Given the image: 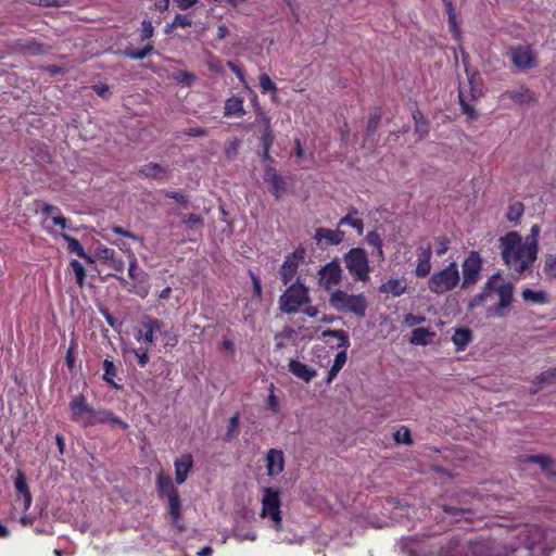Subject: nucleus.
I'll use <instances>...</instances> for the list:
<instances>
[{"instance_id":"nucleus-59","label":"nucleus","mask_w":556,"mask_h":556,"mask_svg":"<svg viewBox=\"0 0 556 556\" xmlns=\"http://www.w3.org/2000/svg\"><path fill=\"white\" fill-rule=\"evenodd\" d=\"M446 10H447V15H448V23H450L451 27L453 28L455 35L457 36L458 28H457V24H456V15H455V11H454V5L447 7Z\"/></svg>"},{"instance_id":"nucleus-40","label":"nucleus","mask_w":556,"mask_h":556,"mask_svg":"<svg viewBox=\"0 0 556 556\" xmlns=\"http://www.w3.org/2000/svg\"><path fill=\"white\" fill-rule=\"evenodd\" d=\"M394 440L396 443H403L406 445L413 444V439L410 435V431L407 427L402 426L395 433H394Z\"/></svg>"},{"instance_id":"nucleus-41","label":"nucleus","mask_w":556,"mask_h":556,"mask_svg":"<svg viewBox=\"0 0 556 556\" xmlns=\"http://www.w3.org/2000/svg\"><path fill=\"white\" fill-rule=\"evenodd\" d=\"M264 123L266 125V128L261 137V142L263 148H270L274 142V134L273 129L269 126V118L265 116Z\"/></svg>"},{"instance_id":"nucleus-37","label":"nucleus","mask_w":556,"mask_h":556,"mask_svg":"<svg viewBox=\"0 0 556 556\" xmlns=\"http://www.w3.org/2000/svg\"><path fill=\"white\" fill-rule=\"evenodd\" d=\"M233 536L240 542L245 540L253 542L256 540V533L250 528L241 527L239 522L233 529Z\"/></svg>"},{"instance_id":"nucleus-63","label":"nucleus","mask_w":556,"mask_h":556,"mask_svg":"<svg viewBox=\"0 0 556 556\" xmlns=\"http://www.w3.org/2000/svg\"><path fill=\"white\" fill-rule=\"evenodd\" d=\"M200 0H174L177 7L185 11L195 5Z\"/></svg>"},{"instance_id":"nucleus-27","label":"nucleus","mask_w":556,"mask_h":556,"mask_svg":"<svg viewBox=\"0 0 556 556\" xmlns=\"http://www.w3.org/2000/svg\"><path fill=\"white\" fill-rule=\"evenodd\" d=\"M521 298L525 302L533 303V304H548L551 302V298L545 290H533L530 288H526L521 292Z\"/></svg>"},{"instance_id":"nucleus-46","label":"nucleus","mask_w":556,"mask_h":556,"mask_svg":"<svg viewBox=\"0 0 556 556\" xmlns=\"http://www.w3.org/2000/svg\"><path fill=\"white\" fill-rule=\"evenodd\" d=\"M141 40L150 39L154 34V27L151 21L143 20L139 28Z\"/></svg>"},{"instance_id":"nucleus-20","label":"nucleus","mask_w":556,"mask_h":556,"mask_svg":"<svg viewBox=\"0 0 556 556\" xmlns=\"http://www.w3.org/2000/svg\"><path fill=\"white\" fill-rule=\"evenodd\" d=\"M302 258H303L302 253H298V252H293V253L287 255L286 260L283 261V264L281 265V267L279 269L280 279L283 285L287 286L294 278V276L298 273V268L300 266Z\"/></svg>"},{"instance_id":"nucleus-33","label":"nucleus","mask_w":556,"mask_h":556,"mask_svg":"<svg viewBox=\"0 0 556 556\" xmlns=\"http://www.w3.org/2000/svg\"><path fill=\"white\" fill-rule=\"evenodd\" d=\"M435 333L428 328H416L412 331L409 342L414 345H427L434 338Z\"/></svg>"},{"instance_id":"nucleus-55","label":"nucleus","mask_w":556,"mask_h":556,"mask_svg":"<svg viewBox=\"0 0 556 556\" xmlns=\"http://www.w3.org/2000/svg\"><path fill=\"white\" fill-rule=\"evenodd\" d=\"M365 240L369 245H371L374 248H378V247L382 245V239L377 231H369L367 233Z\"/></svg>"},{"instance_id":"nucleus-54","label":"nucleus","mask_w":556,"mask_h":556,"mask_svg":"<svg viewBox=\"0 0 556 556\" xmlns=\"http://www.w3.org/2000/svg\"><path fill=\"white\" fill-rule=\"evenodd\" d=\"M176 79L187 86H191L195 80V76L187 71H180L177 74Z\"/></svg>"},{"instance_id":"nucleus-11","label":"nucleus","mask_w":556,"mask_h":556,"mask_svg":"<svg viewBox=\"0 0 556 556\" xmlns=\"http://www.w3.org/2000/svg\"><path fill=\"white\" fill-rule=\"evenodd\" d=\"M308 302V289L303 283L300 282L290 286L279 299L280 309L287 314L298 312L300 306Z\"/></svg>"},{"instance_id":"nucleus-61","label":"nucleus","mask_w":556,"mask_h":556,"mask_svg":"<svg viewBox=\"0 0 556 556\" xmlns=\"http://www.w3.org/2000/svg\"><path fill=\"white\" fill-rule=\"evenodd\" d=\"M228 66L231 68V71L236 74V76L238 77V79L247 85V80H245V75H244V72L243 70L238 66L237 64H235L233 62H228Z\"/></svg>"},{"instance_id":"nucleus-51","label":"nucleus","mask_w":556,"mask_h":556,"mask_svg":"<svg viewBox=\"0 0 556 556\" xmlns=\"http://www.w3.org/2000/svg\"><path fill=\"white\" fill-rule=\"evenodd\" d=\"M425 321H426V317L425 316H422V315H414L412 313L406 314L404 316V320H403V323L407 327H414V326L422 324Z\"/></svg>"},{"instance_id":"nucleus-15","label":"nucleus","mask_w":556,"mask_h":556,"mask_svg":"<svg viewBox=\"0 0 556 556\" xmlns=\"http://www.w3.org/2000/svg\"><path fill=\"white\" fill-rule=\"evenodd\" d=\"M343 278V269L338 258L324 265L318 270V285L329 294L336 291Z\"/></svg>"},{"instance_id":"nucleus-19","label":"nucleus","mask_w":556,"mask_h":556,"mask_svg":"<svg viewBox=\"0 0 556 556\" xmlns=\"http://www.w3.org/2000/svg\"><path fill=\"white\" fill-rule=\"evenodd\" d=\"M14 486L17 493L15 508L26 511L31 505V494L26 483V478L22 471H17L14 479Z\"/></svg>"},{"instance_id":"nucleus-64","label":"nucleus","mask_w":556,"mask_h":556,"mask_svg":"<svg viewBox=\"0 0 556 556\" xmlns=\"http://www.w3.org/2000/svg\"><path fill=\"white\" fill-rule=\"evenodd\" d=\"M182 222L185 224L200 225V226L203 224V219L199 215H195V214L187 215L186 217H184Z\"/></svg>"},{"instance_id":"nucleus-48","label":"nucleus","mask_w":556,"mask_h":556,"mask_svg":"<svg viewBox=\"0 0 556 556\" xmlns=\"http://www.w3.org/2000/svg\"><path fill=\"white\" fill-rule=\"evenodd\" d=\"M450 239L447 237H438L435 239V253L439 256L444 255L450 249Z\"/></svg>"},{"instance_id":"nucleus-56","label":"nucleus","mask_w":556,"mask_h":556,"mask_svg":"<svg viewBox=\"0 0 556 556\" xmlns=\"http://www.w3.org/2000/svg\"><path fill=\"white\" fill-rule=\"evenodd\" d=\"M111 231L114 232V233L124 236L126 238H129V239L142 242V238L141 237H139V236H137V235H135V233H132L130 231H127V230H125L124 228H122L119 226L111 227Z\"/></svg>"},{"instance_id":"nucleus-24","label":"nucleus","mask_w":556,"mask_h":556,"mask_svg":"<svg viewBox=\"0 0 556 556\" xmlns=\"http://www.w3.org/2000/svg\"><path fill=\"white\" fill-rule=\"evenodd\" d=\"M407 285L405 279L390 278L379 287L381 293L401 296L406 293Z\"/></svg>"},{"instance_id":"nucleus-35","label":"nucleus","mask_w":556,"mask_h":556,"mask_svg":"<svg viewBox=\"0 0 556 556\" xmlns=\"http://www.w3.org/2000/svg\"><path fill=\"white\" fill-rule=\"evenodd\" d=\"M471 339V331L467 328L456 329L452 337V341L455 344L457 351H464Z\"/></svg>"},{"instance_id":"nucleus-26","label":"nucleus","mask_w":556,"mask_h":556,"mask_svg":"<svg viewBox=\"0 0 556 556\" xmlns=\"http://www.w3.org/2000/svg\"><path fill=\"white\" fill-rule=\"evenodd\" d=\"M289 370L295 377L304 380L305 382H309L316 376V371L314 369L295 359H291L289 362Z\"/></svg>"},{"instance_id":"nucleus-29","label":"nucleus","mask_w":556,"mask_h":556,"mask_svg":"<svg viewBox=\"0 0 556 556\" xmlns=\"http://www.w3.org/2000/svg\"><path fill=\"white\" fill-rule=\"evenodd\" d=\"M167 169L156 163H148L140 168V174L147 178L163 180L167 177Z\"/></svg>"},{"instance_id":"nucleus-21","label":"nucleus","mask_w":556,"mask_h":556,"mask_svg":"<svg viewBox=\"0 0 556 556\" xmlns=\"http://www.w3.org/2000/svg\"><path fill=\"white\" fill-rule=\"evenodd\" d=\"M266 470L270 477H276L283 471L285 455L283 452L277 448H270L266 454Z\"/></svg>"},{"instance_id":"nucleus-30","label":"nucleus","mask_w":556,"mask_h":556,"mask_svg":"<svg viewBox=\"0 0 556 556\" xmlns=\"http://www.w3.org/2000/svg\"><path fill=\"white\" fill-rule=\"evenodd\" d=\"M62 238L66 241L67 250L71 253L77 254L79 257L84 258L89 264H92L94 262L93 258L91 257V255H89L85 252V249L83 248V245L80 244V242L77 239H75L66 233H62Z\"/></svg>"},{"instance_id":"nucleus-14","label":"nucleus","mask_w":556,"mask_h":556,"mask_svg":"<svg viewBox=\"0 0 556 556\" xmlns=\"http://www.w3.org/2000/svg\"><path fill=\"white\" fill-rule=\"evenodd\" d=\"M323 337L324 338L331 337V338L338 339L337 346L343 349V351L339 352L336 355L333 364L328 371L327 382L330 383L337 377L339 371L342 369V367L346 363L348 355H346L345 350L350 346V340H349V336L343 330H330V329L325 330L323 332Z\"/></svg>"},{"instance_id":"nucleus-6","label":"nucleus","mask_w":556,"mask_h":556,"mask_svg":"<svg viewBox=\"0 0 556 556\" xmlns=\"http://www.w3.org/2000/svg\"><path fill=\"white\" fill-rule=\"evenodd\" d=\"M329 304L338 312L351 313L357 317H364L368 307L367 299L363 293L351 294L341 289L330 293Z\"/></svg>"},{"instance_id":"nucleus-60","label":"nucleus","mask_w":556,"mask_h":556,"mask_svg":"<svg viewBox=\"0 0 556 556\" xmlns=\"http://www.w3.org/2000/svg\"><path fill=\"white\" fill-rule=\"evenodd\" d=\"M50 222L52 225L59 226L63 230L67 228V219L62 214L53 215Z\"/></svg>"},{"instance_id":"nucleus-25","label":"nucleus","mask_w":556,"mask_h":556,"mask_svg":"<svg viewBox=\"0 0 556 556\" xmlns=\"http://www.w3.org/2000/svg\"><path fill=\"white\" fill-rule=\"evenodd\" d=\"M315 239L320 242L321 240L328 241L330 244H340L344 239V232L340 229H328L319 227L316 229Z\"/></svg>"},{"instance_id":"nucleus-13","label":"nucleus","mask_w":556,"mask_h":556,"mask_svg":"<svg viewBox=\"0 0 556 556\" xmlns=\"http://www.w3.org/2000/svg\"><path fill=\"white\" fill-rule=\"evenodd\" d=\"M482 265L483 260L479 252L470 251L462 264V289H469L480 280Z\"/></svg>"},{"instance_id":"nucleus-17","label":"nucleus","mask_w":556,"mask_h":556,"mask_svg":"<svg viewBox=\"0 0 556 556\" xmlns=\"http://www.w3.org/2000/svg\"><path fill=\"white\" fill-rule=\"evenodd\" d=\"M432 248L429 242L420 241L416 249V267L414 274L418 278H425L431 273Z\"/></svg>"},{"instance_id":"nucleus-39","label":"nucleus","mask_w":556,"mask_h":556,"mask_svg":"<svg viewBox=\"0 0 556 556\" xmlns=\"http://www.w3.org/2000/svg\"><path fill=\"white\" fill-rule=\"evenodd\" d=\"M523 214V205L520 202L511 204L506 214L509 222L517 223Z\"/></svg>"},{"instance_id":"nucleus-8","label":"nucleus","mask_w":556,"mask_h":556,"mask_svg":"<svg viewBox=\"0 0 556 556\" xmlns=\"http://www.w3.org/2000/svg\"><path fill=\"white\" fill-rule=\"evenodd\" d=\"M460 282V275L456 262H451L442 269L434 271L428 280L430 292L442 295L455 289Z\"/></svg>"},{"instance_id":"nucleus-31","label":"nucleus","mask_w":556,"mask_h":556,"mask_svg":"<svg viewBox=\"0 0 556 556\" xmlns=\"http://www.w3.org/2000/svg\"><path fill=\"white\" fill-rule=\"evenodd\" d=\"M245 111L243 109V99L239 97H232L228 99L224 106L225 116L242 117Z\"/></svg>"},{"instance_id":"nucleus-42","label":"nucleus","mask_w":556,"mask_h":556,"mask_svg":"<svg viewBox=\"0 0 556 556\" xmlns=\"http://www.w3.org/2000/svg\"><path fill=\"white\" fill-rule=\"evenodd\" d=\"M153 51V45L148 43L141 49H137L134 51L126 52V55L132 60H143L147 55H149Z\"/></svg>"},{"instance_id":"nucleus-45","label":"nucleus","mask_w":556,"mask_h":556,"mask_svg":"<svg viewBox=\"0 0 556 556\" xmlns=\"http://www.w3.org/2000/svg\"><path fill=\"white\" fill-rule=\"evenodd\" d=\"M104 380L113 384V377L116 375V367L112 361L105 359L103 362Z\"/></svg>"},{"instance_id":"nucleus-7","label":"nucleus","mask_w":556,"mask_h":556,"mask_svg":"<svg viewBox=\"0 0 556 556\" xmlns=\"http://www.w3.org/2000/svg\"><path fill=\"white\" fill-rule=\"evenodd\" d=\"M156 484L160 495L167 497L168 514L173 525H175L179 531H184L185 527L179 523L181 516L180 497L177 489L173 484L170 476L161 470L156 476Z\"/></svg>"},{"instance_id":"nucleus-49","label":"nucleus","mask_w":556,"mask_h":556,"mask_svg":"<svg viewBox=\"0 0 556 556\" xmlns=\"http://www.w3.org/2000/svg\"><path fill=\"white\" fill-rule=\"evenodd\" d=\"M526 462L539 464L542 469H546L551 465V459L543 455H529L525 457Z\"/></svg>"},{"instance_id":"nucleus-57","label":"nucleus","mask_w":556,"mask_h":556,"mask_svg":"<svg viewBox=\"0 0 556 556\" xmlns=\"http://www.w3.org/2000/svg\"><path fill=\"white\" fill-rule=\"evenodd\" d=\"M131 352L135 354V356L138 358V363L141 367H144L149 362V355L147 350L141 349H134Z\"/></svg>"},{"instance_id":"nucleus-23","label":"nucleus","mask_w":556,"mask_h":556,"mask_svg":"<svg viewBox=\"0 0 556 556\" xmlns=\"http://www.w3.org/2000/svg\"><path fill=\"white\" fill-rule=\"evenodd\" d=\"M264 180L271 186L276 199L279 200L282 191L285 190V181L282 177L274 167L268 166L264 172Z\"/></svg>"},{"instance_id":"nucleus-50","label":"nucleus","mask_w":556,"mask_h":556,"mask_svg":"<svg viewBox=\"0 0 556 556\" xmlns=\"http://www.w3.org/2000/svg\"><path fill=\"white\" fill-rule=\"evenodd\" d=\"M192 25V21L189 18L188 15L186 14H176V16L174 17L172 24H170V27H180V28H185V27H189Z\"/></svg>"},{"instance_id":"nucleus-3","label":"nucleus","mask_w":556,"mask_h":556,"mask_svg":"<svg viewBox=\"0 0 556 556\" xmlns=\"http://www.w3.org/2000/svg\"><path fill=\"white\" fill-rule=\"evenodd\" d=\"M500 273H495L483 283L481 291L476 294L468 304L470 309L478 308L495 293L497 303L488 308V316L505 317L514 302L515 286L513 282L498 283Z\"/></svg>"},{"instance_id":"nucleus-53","label":"nucleus","mask_w":556,"mask_h":556,"mask_svg":"<svg viewBox=\"0 0 556 556\" xmlns=\"http://www.w3.org/2000/svg\"><path fill=\"white\" fill-rule=\"evenodd\" d=\"M115 255V251L110 248H98L97 256L100 261L108 263Z\"/></svg>"},{"instance_id":"nucleus-36","label":"nucleus","mask_w":556,"mask_h":556,"mask_svg":"<svg viewBox=\"0 0 556 556\" xmlns=\"http://www.w3.org/2000/svg\"><path fill=\"white\" fill-rule=\"evenodd\" d=\"M556 382V367L547 369L543 371L540 376L536 377L535 383L539 386L533 390V393H536L540 389L553 384Z\"/></svg>"},{"instance_id":"nucleus-9","label":"nucleus","mask_w":556,"mask_h":556,"mask_svg":"<svg viewBox=\"0 0 556 556\" xmlns=\"http://www.w3.org/2000/svg\"><path fill=\"white\" fill-rule=\"evenodd\" d=\"M350 275L356 281L367 282L370 279L371 267L367 252L362 248H353L343 256Z\"/></svg>"},{"instance_id":"nucleus-32","label":"nucleus","mask_w":556,"mask_h":556,"mask_svg":"<svg viewBox=\"0 0 556 556\" xmlns=\"http://www.w3.org/2000/svg\"><path fill=\"white\" fill-rule=\"evenodd\" d=\"M507 96L509 97V99L520 104L531 103L535 101L533 92H531L525 86H520L517 89L507 91Z\"/></svg>"},{"instance_id":"nucleus-44","label":"nucleus","mask_w":556,"mask_h":556,"mask_svg":"<svg viewBox=\"0 0 556 556\" xmlns=\"http://www.w3.org/2000/svg\"><path fill=\"white\" fill-rule=\"evenodd\" d=\"M71 267L75 274L77 283L83 286L86 278V270L84 266L77 260H73L71 262Z\"/></svg>"},{"instance_id":"nucleus-22","label":"nucleus","mask_w":556,"mask_h":556,"mask_svg":"<svg viewBox=\"0 0 556 556\" xmlns=\"http://www.w3.org/2000/svg\"><path fill=\"white\" fill-rule=\"evenodd\" d=\"M175 479L178 484H182L187 478L189 472L193 467V457L191 454L186 453L178 457L175 463Z\"/></svg>"},{"instance_id":"nucleus-62","label":"nucleus","mask_w":556,"mask_h":556,"mask_svg":"<svg viewBox=\"0 0 556 556\" xmlns=\"http://www.w3.org/2000/svg\"><path fill=\"white\" fill-rule=\"evenodd\" d=\"M185 134L190 137H203L207 135V130L202 127H191Z\"/></svg>"},{"instance_id":"nucleus-28","label":"nucleus","mask_w":556,"mask_h":556,"mask_svg":"<svg viewBox=\"0 0 556 556\" xmlns=\"http://www.w3.org/2000/svg\"><path fill=\"white\" fill-rule=\"evenodd\" d=\"M465 542L458 539H451L441 545L438 556H464Z\"/></svg>"},{"instance_id":"nucleus-47","label":"nucleus","mask_w":556,"mask_h":556,"mask_svg":"<svg viewBox=\"0 0 556 556\" xmlns=\"http://www.w3.org/2000/svg\"><path fill=\"white\" fill-rule=\"evenodd\" d=\"M239 424H240L239 414H235L229 419V425H228V429H227L226 437H225L226 440H231L236 435L238 428H239Z\"/></svg>"},{"instance_id":"nucleus-2","label":"nucleus","mask_w":556,"mask_h":556,"mask_svg":"<svg viewBox=\"0 0 556 556\" xmlns=\"http://www.w3.org/2000/svg\"><path fill=\"white\" fill-rule=\"evenodd\" d=\"M540 226L533 225L530 233L522 239L517 231H508L498 239L501 256L506 266L517 274H523L538 257Z\"/></svg>"},{"instance_id":"nucleus-34","label":"nucleus","mask_w":556,"mask_h":556,"mask_svg":"<svg viewBox=\"0 0 556 556\" xmlns=\"http://www.w3.org/2000/svg\"><path fill=\"white\" fill-rule=\"evenodd\" d=\"M542 271L548 281L556 282V254L546 253L543 256Z\"/></svg>"},{"instance_id":"nucleus-38","label":"nucleus","mask_w":556,"mask_h":556,"mask_svg":"<svg viewBox=\"0 0 556 556\" xmlns=\"http://www.w3.org/2000/svg\"><path fill=\"white\" fill-rule=\"evenodd\" d=\"M413 118L415 123V131L420 136V138L426 137L429 132V126L424 119L422 114L419 111H416L413 113Z\"/></svg>"},{"instance_id":"nucleus-18","label":"nucleus","mask_w":556,"mask_h":556,"mask_svg":"<svg viewBox=\"0 0 556 556\" xmlns=\"http://www.w3.org/2000/svg\"><path fill=\"white\" fill-rule=\"evenodd\" d=\"M141 329L135 333V338L137 341H143L149 344H154L155 342V333H164L163 332V323L156 318L151 316H143L141 319Z\"/></svg>"},{"instance_id":"nucleus-58","label":"nucleus","mask_w":556,"mask_h":556,"mask_svg":"<svg viewBox=\"0 0 556 556\" xmlns=\"http://www.w3.org/2000/svg\"><path fill=\"white\" fill-rule=\"evenodd\" d=\"M109 266L116 271H123L125 267L124 261L116 254L108 262Z\"/></svg>"},{"instance_id":"nucleus-43","label":"nucleus","mask_w":556,"mask_h":556,"mask_svg":"<svg viewBox=\"0 0 556 556\" xmlns=\"http://www.w3.org/2000/svg\"><path fill=\"white\" fill-rule=\"evenodd\" d=\"M260 88L263 93L277 92V87L275 83L270 79V77L267 74H262L260 76Z\"/></svg>"},{"instance_id":"nucleus-10","label":"nucleus","mask_w":556,"mask_h":556,"mask_svg":"<svg viewBox=\"0 0 556 556\" xmlns=\"http://www.w3.org/2000/svg\"><path fill=\"white\" fill-rule=\"evenodd\" d=\"M280 506L281 501L279 491L271 488H264L262 510L260 515L262 518H267L270 521V527L278 532L282 530Z\"/></svg>"},{"instance_id":"nucleus-5","label":"nucleus","mask_w":556,"mask_h":556,"mask_svg":"<svg viewBox=\"0 0 556 556\" xmlns=\"http://www.w3.org/2000/svg\"><path fill=\"white\" fill-rule=\"evenodd\" d=\"M70 410L71 419L83 427L109 422L127 428V425L121 418L114 416L110 410H97L89 406L83 395L75 396L70 402Z\"/></svg>"},{"instance_id":"nucleus-16","label":"nucleus","mask_w":556,"mask_h":556,"mask_svg":"<svg viewBox=\"0 0 556 556\" xmlns=\"http://www.w3.org/2000/svg\"><path fill=\"white\" fill-rule=\"evenodd\" d=\"M507 55L518 71H527L536 66V54L529 45L511 47Z\"/></svg>"},{"instance_id":"nucleus-4","label":"nucleus","mask_w":556,"mask_h":556,"mask_svg":"<svg viewBox=\"0 0 556 556\" xmlns=\"http://www.w3.org/2000/svg\"><path fill=\"white\" fill-rule=\"evenodd\" d=\"M498 498L493 495L485 497L470 496L469 494L463 495L462 506L444 505L443 510L456 517L457 520H472L473 518H483L493 513H497L496 505Z\"/></svg>"},{"instance_id":"nucleus-12","label":"nucleus","mask_w":556,"mask_h":556,"mask_svg":"<svg viewBox=\"0 0 556 556\" xmlns=\"http://www.w3.org/2000/svg\"><path fill=\"white\" fill-rule=\"evenodd\" d=\"M466 74L468 78L469 97L466 94L465 87L459 88V103L465 114H467L470 117H476L477 113L475 109L468 103V99H478L482 96L483 83L478 72H470L469 68L466 67Z\"/></svg>"},{"instance_id":"nucleus-1","label":"nucleus","mask_w":556,"mask_h":556,"mask_svg":"<svg viewBox=\"0 0 556 556\" xmlns=\"http://www.w3.org/2000/svg\"><path fill=\"white\" fill-rule=\"evenodd\" d=\"M556 539L539 526H526L505 543L491 539L466 541L464 556H549Z\"/></svg>"},{"instance_id":"nucleus-52","label":"nucleus","mask_w":556,"mask_h":556,"mask_svg":"<svg viewBox=\"0 0 556 556\" xmlns=\"http://www.w3.org/2000/svg\"><path fill=\"white\" fill-rule=\"evenodd\" d=\"M140 270L138 268V261L135 253H130L128 275L131 279H138Z\"/></svg>"}]
</instances>
